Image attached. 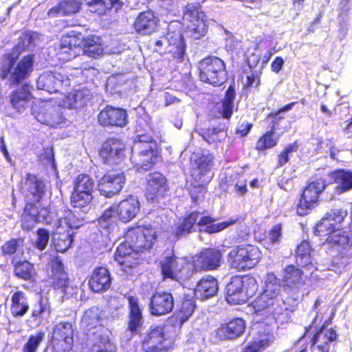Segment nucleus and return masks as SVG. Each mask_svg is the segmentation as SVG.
<instances>
[{"mask_svg":"<svg viewBox=\"0 0 352 352\" xmlns=\"http://www.w3.org/2000/svg\"><path fill=\"white\" fill-rule=\"evenodd\" d=\"M347 210L332 209L327 212L314 228V234L325 239V243L336 248L339 253L335 256L333 265L339 268L345 267L352 258L351 239L342 226L347 217Z\"/></svg>","mask_w":352,"mask_h":352,"instance_id":"obj_1","label":"nucleus"},{"mask_svg":"<svg viewBox=\"0 0 352 352\" xmlns=\"http://www.w3.org/2000/svg\"><path fill=\"white\" fill-rule=\"evenodd\" d=\"M20 192L25 202L21 226L24 231H31L40 221L39 207L45 193V184L36 175L28 173L21 182Z\"/></svg>","mask_w":352,"mask_h":352,"instance_id":"obj_2","label":"nucleus"},{"mask_svg":"<svg viewBox=\"0 0 352 352\" xmlns=\"http://www.w3.org/2000/svg\"><path fill=\"white\" fill-rule=\"evenodd\" d=\"M199 215L200 212L199 211L193 210L179 218L170 233L173 240L178 241L196 232V226H206L205 232L212 234L222 231L239 221L237 218H230L219 223H213L215 219L211 216L204 215L199 217Z\"/></svg>","mask_w":352,"mask_h":352,"instance_id":"obj_3","label":"nucleus"},{"mask_svg":"<svg viewBox=\"0 0 352 352\" xmlns=\"http://www.w3.org/2000/svg\"><path fill=\"white\" fill-rule=\"evenodd\" d=\"M20 55L18 45L3 54L0 63V78L8 80L10 85H18L33 71L34 55L28 54L17 62Z\"/></svg>","mask_w":352,"mask_h":352,"instance_id":"obj_4","label":"nucleus"},{"mask_svg":"<svg viewBox=\"0 0 352 352\" xmlns=\"http://www.w3.org/2000/svg\"><path fill=\"white\" fill-rule=\"evenodd\" d=\"M214 157L210 153L198 154L190 160V185L192 188L190 196L193 201L199 199V194L204 197L206 192L207 186L214 177Z\"/></svg>","mask_w":352,"mask_h":352,"instance_id":"obj_5","label":"nucleus"},{"mask_svg":"<svg viewBox=\"0 0 352 352\" xmlns=\"http://www.w3.org/2000/svg\"><path fill=\"white\" fill-rule=\"evenodd\" d=\"M280 294V279L274 272H267L261 292L251 301L250 306L253 308L256 314L269 311L279 302Z\"/></svg>","mask_w":352,"mask_h":352,"instance_id":"obj_6","label":"nucleus"},{"mask_svg":"<svg viewBox=\"0 0 352 352\" xmlns=\"http://www.w3.org/2000/svg\"><path fill=\"white\" fill-rule=\"evenodd\" d=\"M262 259V252L255 245L239 244L228 254V261L231 268L243 272L254 268Z\"/></svg>","mask_w":352,"mask_h":352,"instance_id":"obj_7","label":"nucleus"},{"mask_svg":"<svg viewBox=\"0 0 352 352\" xmlns=\"http://www.w3.org/2000/svg\"><path fill=\"white\" fill-rule=\"evenodd\" d=\"M199 80L214 87H219L226 80V66L221 58L208 55L197 63Z\"/></svg>","mask_w":352,"mask_h":352,"instance_id":"obj_8","label":"nucleus"},{"mask_svg":"<svg viewBox=\"0 0 352 352\" xmlns=\"http://www.w3.org/2000/svg\"><path fill=\"white\" fill-rule=\"evenodd\" d=\"M45 273L53 290L63 296L69 294V289L72 287L69 274L60 256L50 255L45 267Z\"/></svg>","mask_w":352,"mask_h":352,"instance_id":"obj_9","label":"nucleus"},{"mask_svg":"<svg viewBox=\"0 0 352 352\" xmlns=\"http://www.w3.org/2000/svg\"><path fill=\"white\" fill-rule=\"evenodd\" d=\"M183 21L186 30L194 39H200L207 32L206 15L199 3H188L184 8Z\"/></svg>","mask_w":352,"mask_h":352,"instance_id":"obj_10","label":"nucleus"},{"mask_svg":"<svg viewBox=\"0 0 352 352\" xmlns=\"http://www.w3.org/2000/svg\"><path fill=\"white\" fill-rule=\"evenodd\" d=\"M326 186V181L323 178L307 182L296 206V212L298 216L307 215L319 204L320 195L325 190Z\"/></svg>","mask_w":352,"mask_h":352,"instance_id":"obj_11","label":"nucleus"},{"mask_svg":"<svg viewBox=\"0 0 352 352\" xmlns=\"http://www.w3.org/2000/svg\"><path fill=\"white\" fill-rule=\"evenodd\" d=\"M125 241L139 252L150 250L157 238V231L151 226H135L128 228Z\"/></svg>","mask_w":352,"mask_h":352,"instance_id":"obj_12","label":"nucleus"},{"mask_svg":"<svg viewBox=\"0 0 352 352\" xmlns=\"http://www.w3.org/2000/svg\"><path fill=\"white\" fill-rule=\"evenodd\" d=\"M171 348L172 343L161 325L151 326L140 340L142 352H168Z\"/></svg>","mask_w":352,"mask_h":352,"instance_id":"obj_13","label":"nucleus"},{"mask_svg":"<svg viewBox=\"0 0 352 352\" xmlns=\"http://www.w3.org/2000/svg\"><path fill=\"white\" fill-rule=\"evenodd\" d=\"M170 190L167 178L158 171L150 173L144 188V197L149 203L157 204L164 199Z\"/></svg>","mask_w":352,"mask_h":352,"instance_id":"obj_14","label":"nucleus"},{"mask_svg":"<svg viewBox=\"0 0 352 352\" xmlns=\"http://www.w3.org/2000/svg\"><path fill=\"white\" fill-rule=\"evenodd\" d=\"M223 252L215 248L202 249L191 258L193 272L212 271L222 263Z\"/></svg>","mask_w":352,"mask_h":352,"instance_id":"obj_15","label":"nucleus"},{"mask_svg":"<svg viewBox=\"0 0 352 352\" xmlns=\"http://www.w3.org/2000/svg\"><path fill=\"white\" fill-rule=\"evenodd\" d=\"M126 182L125 173L119 170L106 171L98 182V190L101 195L109 198L118 194Z\"/></svg>","mask_w":352,"mask_h":352,"instance_id":"obj_16","label":"nucleus"},{"mask_svg":"<svg viewBox=\"0 0 352 352\" xmlns=\"http://www.w3.org/2000/svg\"><path fill=\"white\" fill-rule=\"evenodd\" d=\"M186 266L187 263L180 262V258L174 254L165 256L160 263L162 278L175 281L188 279L190 274L186 271Z\"/></svg>","mask_w":352,"mask_h":352,"instance_id":"obj_17","label":"nucleus"},{"mask_svg":"<svg viewBox=\"0 0 352 352\" xmlns=\"http://www.w3.org/2000/svg\"><path fill=\"white\" fill-rule=\"evenodd\" d=\"M126 146L120 139L110 137L102 144L98 155L104 164H113L118 163L125 156Z\"/></svg>","mask_w":352,"mask_h":352,"instance_id":"obj_18","label":"nucleus"},{"mask_svg":"<svg viewBox=\"0 0 352 352\" xmlns=\"http://www.w3.org/2000/svg\"><path fill=\"white\" fill-rule=\"evenodd\" d=\"M107 318L105 311L98 306L87 309L84 311L80 322L83 333L88 338L99 337L98 329L102 327V322Z\"/></svg>","mask_w":352,"mask_h":352,"instance_id":"obj_19","label":"nucleus"},{"mask_svg":"<svg viewBox=\"0 0 352 352\" xmlns=\"http://www.w3.org/2000/svg\"><path fill=\"white\" fill-rule=\"evenodd\" d=\"M82 37L81 32L74 30L63 35L60 41L58 59L67 62L77 58L78 50L82 47Z\"/></svg>","mask_w":352,"mask_h":352,"instance_id":"obj_20","label":"nucleus"},{"mask_svg":"<svg viewBox=\"0 0 352 352\" xmlns=\"http://www.w3.org/2000/svg\"><path fill=\"white\" fill-rule=\"evenodd\" d=\"M161 151L158 144L153 146H140L133 167L136 171H148L161 160Z\"/></svg>","mask_w":352,"mask_h":352,"instance_id":"obj_21","label":"nucleus"},{"mask_svg":"<svg viewBox=\"0 0 352 352\" xmlns=\"http://www.w3.org/2000/svg\"><path fill=\"white\" fill-rule=\"evenodd\" d=\"M175 300L168 291H155L150 297L148 310L151 315L162 316L170 314L174 309Z\"/></svg>","mask_w":352,"mask_h":352,"instance_id":"obj_22","label":"nucleus"},{"mask_svg":"<svg viewBox=\"0 0 352 352\" xmlns=\"http://www.w3.org/2000/svg\"><path fill=\"white\" fill-rule=\"evenodd\" d=\"M98 121L104 127L122 128L128 124V113L124 109L107 105L99 113Z\"/></svg>","mask_w":352,"mask_h":352,"instance_id":"obj_23","label":"nucleus"},{"mask_svg":"<svg viewBox=\"0 0 352 352\" xmlns=\"http://www.w3.org/2000/svg\"><path fill=\"white\" fill-rule=\"evenodd\" d=\"M139 253L124 241L117 247L114 253V259L122 271L127 272L138 265L140 262Z\"/></svg>","mask_w":352,"mask_h":352,"instance_id":"obj_24","label":"nucleus"},{"mask_svg":"<svg viewBox=\"0 0 352 352\" xmlns=\"http://www.w3.org/2000/svg\"><path fill=\"white\" fill-rule=\"evenodd\" d=\"M303 271L294 264L287 265L282 270L281 287L289 292L297 293L305 285Z\"/></svg>","mask_w":352,"mask_h":352,"instance_id":"obj_25","label":"nucleus"},{"mask_svg":"<svg viewBox=\"0 0 352 352\" xmlns=\"http://www.w3.org/2000/svg\"><path fill=\"white\" fill-rule=\"evenodd\" d=\"M339 340V334L334 327L329 330H315L309 340L310 348L317 352H329L331 346H335Z\"/></svg>","mask_w":352,"mask_h":352,"instance_id":"obj_26","label":"nucleus"},{"mask_svg":"<svg viewBox=\"0 0 352 352\" xmlns=\"http://www.w3.org/2000/svg\"><path fill=\"white\" fill-rule=\"evenodd\" d=\"M112 278L109 270L102 266L96 267L92 271L88 279V286L94 293H104L111 287Z\"/></svg>","mask_w":352,"mask_h":352,"instance_id":"obj_27","label":"nucleus"},{"mask_svg":"<svg viewBox=\"0 0 352 352\" xmlns=\"http://www.w3.org/2000/svg\"><path fill=\"white\" fill-rule=\"evenodd\" d=\"M65 109L59 102L58 105H50L40 109L36 115V119L41 123L53 128L65 123L67 118L63 112Z\"/></svg>","mask_w":352,"mask_h":352,"instance_id":"obj_28","label":"nucleus"},{"mask_svg":"<svg viewBox=\"0 0 352 352\" xmlns=\"http://www.w3.org/2000/svg\"><path fill=\"white\" fill-rule=\"evenodd\" d=\"M128 300V322L127 330L131 334H139L143 327L142 308L139 303V299L135 296H129Z\"/></svg>","mask_w":352,"mask_h":352,"instance_id":"obj_29","label":"nucleus"},{"mask_svg":"<svg viewBox=\"0 0 352 352\" xmlns=\"http://www.w3.org/2000/svg\"><path fill=\"white\" fill-rule=\"evenodd\" d=\"M166 38L168 42L167 53L176 62H183L186 53V44L181 32L168 31Z\"/></svg>","mask_w":352,"mask_h":352,"instance_id":"obj_30","label":"nucleus"},{"mask_svg":"<svg viewBox=\"0 0 352 352\" xmlns=\"http://www.w3.org/2000/svg\"><path fill=\"white\" fill-rule=\"evenodd\" d=\"M11 264L15 277L29 283H36L38 272L33 263L27 259H19L14 256L11 259Z\"/></svg>","mask_w":352,"mask_h":352,"instance_id":"obj_31","label":"nucleus"},{"mask_svg":"<svg viewBox=\"0 0 352 352\" xmlns=\"http://www.w3.org/2000/svg\"><path fill=\"white\" fill-rule=\"evenodd\" d=\"M159 19L154 12L145 10L136 16L133 27L136 32L142 35H148L157 29Z\"/></svg>","mask_w":352,"mask_h":352,"instance_id":"obj_32","label":"nucleus"},{"mask_svg":"<svg viewBox=\"0 0 352 352\" xmlns=\"http://www.w3.org/2000/svg\"><path fill=\"white\" fill-rule=\"evenodd\" d=\"M245 329V321L235 318L222 323L216 330V336L221 340H233L241 336Z\"/></svg>","mask_w":352,"mask_h":352,"instance_id":"obj_33","label":"nucleus"},{"mask_svg":"<svg viewBox=\"0 0 352 352\" xmlns=\"http://www.w3.org/2000/svg\"><path fill=\"white\" fill-rule=\"evenodd\" d=\"M120 219L127 223L133 219L140 210V204L138 199L132 195L122 199L117 206H115Z\"/></svg>","mask_w":352,"mask_h":352,"instance_id":"obj_34","label":"nucleus"},{"mask_svg":"<svg viewBox=\"0 0 352 352\" xmlns=\"http://www.w3.org/2000/svg\"><path fill=\"white\" fill-rule=\"evenodd\" d=\"M89 100L88 90L78 89L64 94L60 99V102L64 108L78 109L85 107Z\"/></svg>","mask_w":352,"mask_h":352,"instance_id":"obj_35","label":"nucleus"},{"mask_svg":"<svg viewBox=\"0 0 352 352\" xmlns=\"http://www.w3.org/2000/svg\"><path fill=\"white\" fill-rule=\"evenodd\" d=\"M197 308L196 300L188 294L185 295L181 304L173 315V324L181 327L193 314Z\"/></svg>","mask_w":352,"mask_h":352,"instance_id":"obj_36","label":"nucleus"},{"mask_svg":"<svg viewBox=\"0 0 352 352\" xmlns=\"http://www.w3.org/2000/svg\"><path fill=\"white\" fill-rule=\"evenodd\" d=\"M81 8V2L78 0H60L47 12L49 18L67 16L76 14Z\"/></svg>","mask_w":352,"mask_h":352,"instance_id":"obj_37","label":"nucleus"},{"mask_svg":"<svg viewBox=\"0 0 352 352\" xmlns=\"http://www.w3.org/2000/svg\"><path fill=\"white\" fill-rule=\"evenodd\" d=\"M10 102L18 112L24 111L32 98V94L27 83L23 84L20 87L14 89L10 94Z\"/></svg>","mask_w":352,"mask_h":352,"instance_id":"obj_38","label":"nucleus"},{"mask_svg":"<svg viewBox=\"0 0 352 352\" xmlns=\"http://www.w3.org/2000/svg\"><path fill=\"white\" fill-rule=\"evenodd\" d=\"M219 289L218 281L214 277L208 275L202 277L195 288V295L201 299H207L216 295Z\"/></svg>","mask_w":352,"mask_h":352,"instance_id":"obj_39","label":"nucleus"},{"mask_svg":"<svg viewBox=\"0 0 352 352\" xmlns=\"http://www.w3.org/2000/svg\"><path fill=\"white\" fill-rule=\"evenodd\" d=\"M30 306L23 292H14L10 298V311L14 318H23L29 311Z\"/></svg>","mask_w":352,"mask_h":352,"instance_id":"obj_40","label":"nucleus"},{"mask_svg":"<svg viewBox=\"0 0 352 352\" xmlns=\"http://www.w3.org/2000/svg\"><path fill=\"white\" fill-rule=\"evenodd\" d=\"M39 80L43 82V88L49 92H59L64 87L69 85V79L60 73H51L39 78Z\"/></svg>","mask_w":352,"mask_h":352,"instance_id":"obj_41","label":"nucleus"},{"mask_svg":"<svg viewBox=\"0 0 352 352\" xmlns=\"http://www.w3.org/2000/svg\"><path fill=\"white\" fill-rule=\"evenodd\" d=\"M82 55L88 57L98 58L104 52L102 38L96 35H87L82 37Z\"/></svg>","mask_w":352,"mask_h":352,"instance_id":"obj_42","label":"nucleus"},{"mask_svg":"<svg viewBox=\"0 0 352 352\" xmlns=\"http://www.w3.org/2000/svg\"><path fill=\"white\" fill-rule=\"evenodd\" d=\"M199 135L209 144H217L225 141L228 136V129L226 126L208 127L202 129Z\"/></svg>","mask_w":352,"mask_h":352,"instance_id":"obj_43","label":"nucleus"},{"mask_svg":"<svg viewBox=\"0 0 352 352\" xmlns=\"http://www.w3.org/2000/svg\"><path fill=\"white\" fill-rule=\"evenodd\" d=\"M236 278L232 277L226 287V300L230 305H243L248 302Z\"/></svg>","mask_w":352,"mask_h":352,"instance_id":"obj_44","label":"nucleus"},{"mask_svg":"<svg viewBox=\"0 0 352 352\" xmlns=\"http://www.w3.org/2000/svg\"><path fill=\"white\" fill-rule=\"evenodd\" d=\"M314 250L307 240L302 241L295 250V260L297 265L305 267L311 264V254Z\"/></svg>","mask_w":352,"mask_h":352,"instance_id":"obj_45","label":"nucleus"},{"mask_svg":"<svg viewBox=\"0 0 352 352\" xmlns=\"http://www.w3.org/2000/svg\"><path fill=\"white\" fill-rule=\"evenodd\" d=\"M236 282L241 286V292L244 294L245 299L248 300L254 296L258 289V284L256 278L251 274L235 276Z\"/></svg>","mask_w":352,"mask_h":352,"instance_id":"obj_46","label":"nucleus"},{"mask_svg":"<svg viewBox=\"0 0 352 352\" xmlns=\"http://www.w3.org/2000/svg\"><path fill=\"white\" fill-rule=\"evenodd\" d=\"M94 200V195L89 192H81L72 190L70 195L69 201L71 206L74 208H78L85 211L91 208Z\"/></svg>","mask_w":352,"mask_h":352,"instance_id":"obj_47","label":"nucleus"},{"mask_svg":"<svg viewBox=\"0 0 352 352\" xmlns=\"http://www.w3.org/2000/svg\"><path fill=\"white\" fill-rule=\"evenodd\" d=\"M331 177L338 184L339 192H344L352 189V171L338 169L331 173Z\"/></svg>","mask_w":352,"mask_h":352,"instance_id":"obj_48","label":"nucleus"},{"mask_svg":"<svg viewBox=\"0 0 352 352\" xmlns=\"http://www.w3.org/2000/svg\"><path fill=\"white\" fill-rule=\"evenodd\" d=\"M276 128L271 127V129L264 132L256 140L255 150L258 152H263L267 149L275 147L278 142V137L275 135Z\"/></svg>","mask_w":352,"mask_h":352,"instance_id":"obj_49","label":"nucleus"},{"mask_svg":"<svg viewBox=\"0 0 352 352\" xmlns=\"http://www.w3.org/2000/svg\"><path fill=\"white\" fill-rule=\"evenodd\" d=\"M118 212L115 206L106 208L98 218V223L101 228L107 230L113 229L117 225Z\"/></svg>","mask_w":352,"mask_h":352,"instance_id":"obj_50","label":"nucleus"},{"mask_svg":"<svg viewBox=\"0 0 352 352\" xmlns=\"http://www.w3.org/2000/svg\"><path fill=\"white\" fill-rule=\"evenodd\" d=\"M73 186V190L93 194L95 182L89 175L80 173L76 177Z\"/></svg>","mask_w":352,"mask_h":352,"instance_id":"obj_51","label":"nucleus"},{"mask_svg":"<svg viewBox=\"0 0 352 352\" xmlns=\"http://www.w3.org/2000/svg\"><path fill=\"white\" fill-rule=\"evenodd\" d=\"M52 336L74 340L73 324L69 321H60L53 327Z\"/></svg>","mask_w":352,"mask_h":352,"instance_id":"obj_52","label":"nucleus"},{"mask_svg":"<svg viewBox=\"0 0 352 352\" xmlns=\"http://www.w3.org/2000/svg\"><path fill=\"white\" fill-rule=\"evenodd\" d=\"M64 222L70 229H78L84 223V218L78 212L71 209H67L64 212L63 217L58 220L60 225Z\"/></svg>","mask_w":352,"mask_h":352,"instance_id":"obj_53","label":"nucleus"},{"mask_svg":"<svg viewBox=\"0 0 352 352\" xmlns=\"http://www.w3.org/2000/svg\"><path fill=\"white\" fill-rule=\"evenodd\" d=\"M273 334L267 333L263 338L253 340L244 348L243 352H259L265 349L273 342Z\"/></svg>","mask_w":352,"mask_h":352,"instance_id":"obj_54","label":"nucleus"},{"mask_svg":"<svg viewBox=\"0 0 352 352\" xmlns=\"http://www.w3.org/2000/svg\"><path fill=\"white\" fill-rule=\"evenodd\" d=\"M324 148L329 150V157L332 160H338L337 155L340 152V150L336 146L333 138L325 140L322 138L317 139V151L323 153Z\"/></svg>","mask_w":352,"mask_h":352,"instance_id":"obj_55","label":"nucleus"},{"mask_svg":"<svg viewBox=\"0 0 352 352\" xmlns=\"http://www.w3.org/2000/svg\"><path fill=\"white\" fill-rule=\"evenodd\" d=\"M44 338L45 332L42 330L31 334L23 344L22 352H36Z\"/></svg>","mask_w":352,"mask_h":352,"instance_id":"obj_56","label":"nucleus"},{"mask_svg":"<svg viewBox=\"0 0 352 352\" xmlns=\"http://www.w3.org/2000/svg\"><path fill=\"white\" fill-rule=\"evenodd\" d=\"M74 340L51 336L50 342L53 352H69L72 349Z\"/></svg>","mask_w":352,"mask_h":352,"instance_id":"obj_57","label":"nucleus"},{"mask_svg":"<svg viewBox=\"0 0 352 352\" xmlns=\"http://www.w3.org/2000/svg\"><path fill=\"white\" fill-rule=\"evenodd\" d=\"M58 229L59 227L57 228L56 234H58V236L56 239L55 246L58 252H64L72 245L73 238L72 234L62 232Z\"/></svg>","mask_w":352,"mask_h":352,"instance_id":"obj_58","label":"nucleus"},{"mask_svg":"<svg viewBox=\"0 0 352 352\" xmlns=\"http://www.w3.org/2000/svg\"><path fill=\"white\" fill-rule=\"evenodd\" d=\"M298 148L297 141L286 145L277 157V167L280 168L285 166L289 161V154L296 153Z\"/></svg>","mask_w":352,"mask_h":352,"instance_id":"obj_59","label":"nucleus"},{"mask_svg":"<svg viewBox=\"0 0 352 352\" xmlns=\"http://www.w3.org/2000/svg\"><path fill=\"white\" fill-rule=\"evenodd\" d=\"M89 12L98 16L105 14L111 9L109 5L104 0H90L87 2Z\"/></svg>","mask_w":352,"mask_h":352,"instance_id":"obj_60","label":"nucleus"},{"mask_svg":"<svg viewBox=\"0 0 352 352\" xmlns=\"http://www.w3.org/2000/svg\"><path fill=\"white\" fill-rule=\"evenodd\" d=\"M115 344L108 338H100L91 346V352H116Z\"/></svg>","mask_w":352,"mask_h":352,"instance_id":"obj_61","label":"nucleus"},{"mask_svg":"<svg viewBox=\"0 0 352 352\" xmlns=\"http://www.w3.org/2000/svg\"><path fill=\"white\" fill-rule=\"evenodd\" d=\"M24 239L21 237L10 239L6 241L1 246V251L4 255L14 254L19 246H23Z\"/></svg>","mask_w":352,"mask_h":352,"instance_id":"obj_62","label":"nucleus"},{"mask_svg":"<svg viewBox=\"0 0 352 352\" xmlns=\"http://www.w3.org/2000/svg\"><path fill=\"white\" fill-rule=\"evenodd\" d=\"M50 240V232L45 228H38L36 230V239L35 247L36 249L43 251L47 247Z\"/></svg>","mask_w":352,"mask_h":352,"instance_id":"obj_63","label":"nucleus"},{"mask_svg":"<svg viewBox=\"0 0 352 352\" xmlns=\"http://www.w3.org/2000/svg\"><path fill=\"white\" fill-rule=\"evenodd\" d=\"M267 238L269 242L274 245L279 243L282 239V225L277 223L273 226L268 232Z\"/></svg>","mask_w":352,"mask_h":352,"instance_id":"obj_64","label":"nucleus"}]
</instances>
